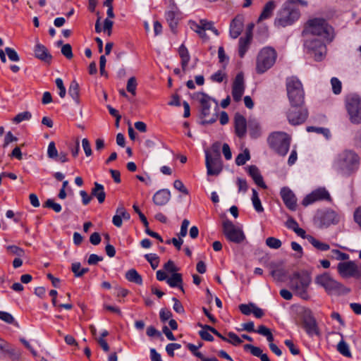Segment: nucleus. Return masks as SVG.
I'll use <instances>...</instances> for the list:
<instances>
[{"label":"nucleus","mask_w":361,"mask_h":361,"mask_svg":"<svg viewBox=\"0 0 361 361\" xmlns=\"http://www.w3.org/2000/svg\"><path fill=\"white\" fill-rule=\"evenodd\" d=\"M170 191L167 189H161L154 194L153 197V202L158 206H163L170 200Z\"/></svg>","instance_id":"nucleus-24"},{"label":"nucleus","mask_w":361,"mask_h":361,"mask_svg":"<svg viewBox=\"0 0 361 361\" xmlns=\"http://www.w3.org/2000/svg\"><path fill=\"white\" fill-rule=\"evenodd\" d=\"M302 325L307 334L310 336L319 334V329L315 318L310 309H303L301 312Z\"/></svg>","instance_id":"nucleus-12"},{"label":"nucleus","mask_w":361,"mask_h":361,"mask_svg":"<svg viewBox=\"0 0 361 361\" xmlns=\"http://www.w3.org/2000/svg\"><path fill=\"white\" fill-rule=\"evenodd\" d=\"M250 159V152L247 149H245L243 153H240L235 158V164L238 166L244 165L248 160Z\"/></svg>","instance_id":"nucleus-41"},{"label":"nucleus","mask_w":361,"mask_h":361,"mask_svg":"<svg viewBox=\"0 0 361 361\" xmlns=\"http://www.w3.org/2000/svg\"><path fill=\"white\" fill-rule=\"evenodd\" d=\"M166 283L169 286L172 288H178L182 292H185L183 286V278L182 274L179 273H173L171 276L167 279Z\"/></svg>","instance_id":"nucleus-27"},{"label":"nucleus","mask_w":361,"mask_h":361,"mask_svg":"<svg viewBox=\"0 0 361 361\" xmlns=\"http://www.w3.org/2000/svg\"><path fill=\"white\" fill-rule=\"evenodd\" d=\"M137 81L135 77H131L128 79L126 85V90L133 95L136 94Z\"/></svg>","instance_id":"nucleus-45"},{"label":"nucleus","mask_w":361,"mask_h":361,"mask_svg":"<svg viewBox=\"0 0 361 361\" xmlns=\"http://www.w3.org/2000/svg\"><path fill=\"white\" fill-rule=\"evenodd\" d=\"M220 148H221V143L219 142H214L212 145L210 149L205 150V157L208 156V157H211L221 158Z\"/></svg>","instance_id":"nucleus-35"},{"label":"nucleus","mask_w":361,"mask_h":361,"mask_svg":"<svg viewBox=\"0 0 361 361\" xmlns=\"http://www.w3.org/2000/svg\"><path fill=\"white\" fill-rule=\"evenodd\" d=\"M82 146L85 151V155L90 157L92 154V151L89 140L87 138H83L82 140Z\"/></svg>","instance_id":"nucleus-61"},{"label":"nucleus","mask_w":361,"mask_h":361,"mask_svg":"<svg viewBox=\"0 0 361 361\" xmlns=\"http://www.w3.org/2000/svg\"><path fill=\"white\" fill-rule=\"evenodd\" d=\"M327 257L330 259H335L336 260H347L349 259V255L346 253L342 252L338 250H332L329 254L327 255Z\"/></svg>","instance_id":"nucleus-39"},{"label":"nucleus","mask_w":361,"mask_h":361,"mask_svg":"<svg viewBox=\"0 0 361 361\" xmlns=\"http://www.w3.org/2000/svg\"><path fill=\"white\" fill-rule=\"evenodd\" d=\"M268 143L277 154L285 156L290 147V137L283 132H275L268 137Z\"/></svg>","instance_id":"nucleus-6"},{"label":"nucleus","mask_w":361,"mask_h":361,"mask_svg":"<svg viewBox=\"0 0 361 361\" xmlns=\"http://www.w3.org/2000/svg\"><path fill=\"white\" fill-rule=\"evenodd\" d=\"M32 117V114L29 111H24L17 114L13 119V121L19 123L23 121L29 120Z\"/></svg>","instance_id":"nucleus-52"},{"label":"nucleus","mask_w":361,"mask_h":361,"mask_svg":"<svg viewBox=\"0 0 361 361\" xmlns=\"http://www.w3.org/2000/svg\"><path fill=\"white\" fill-rule=\"evenodd\" d=\"M244 349L245 350H250V353L252 355L258 357H259L263 353L262 349L259 347H257L251 344H245L244 345Z\"/></svg>","instance_id":"nucleus-49"},{"label":"nucleus","mask_w":361,"mask_h":361,"mask_svg":"<svg viewBox=\"0 0 361 361\" xmlns=\"http://www.w3.org/2000/svg\"><path fill=\"white\" fill-rule=\"evenodd\" d=\"M321 227H328L331 224H336L339 221L338 214L333 210H326L319 217Z\"/></svg>","instance_id":"nucleus-19"},{"label":"nucleus","mask_w":361,"mask_h":361,"mask_svg":"<svg viewBox=\"0 0 361 361\" xmlns=\"http://www.w3.org/2000/svg\"><path fill=\"white\" fill-rule=\"evenodd\" d=\"M243 16H237L235 17L230 25V35L232 38H237L243 30Z\"/></svg>","instance_id":"nucleus-21"},{"label":"nucleus","mask_w":361,"mask_h":361,"mask_svg":"<svg viewBox=\"0 0 361 361\" xmlns=\"http://www.w3.org/2000/svg\"><path fill=\"white\" fill-rule=\"evenodd\" d=\"M247 172L257 185L262 188H267V185L263 180V178L256 166H250L247 168Z\"/></svg>","instance_id":"nucleus-25"},{"label":"nucleus","mask_w":361,"mask_h":361,"mask_svg":"<svg viewBox=\"0 0 361 361\" xmlns=\"http://www.w3.org/2000/svg\"><path fill=\"white\" fill-rule=\"evenodd\" d=\"M200 23L202 24V27L205 31L211 30L215 35H219V31L214 27V23L212 21H207V20L202 19L200 20Z\"/></svg>","instance_id":"nucleus-44"},{"label":"nucleus","mask_w":361,"mask_h":361,"mask_svg":"<svg viewBox=\"0 0 361 361\" xmlns=\"http://www.w3.org/2000/svg\"><path fill=\"white\" fill-rule=\"evenodd\" d=\"M91 196L92 197H95L99 203H103L106 197L104 186L102 184L95 182L94 183V188H92L91 190Z\"/></svg>","instance_id":"nucleus-26"},{"label":"nucleus","mask_w":361,"mask_h":361,"mask_svg":"<svg viewBox=\"0 0 361 361\" xmlns=\"http://www.w3.org/2000/svg\"><path fill=\"white\" fill-rule=\"evenodd\" d=\"M56 85L59 90V94L61 98H63L66 96V90L63 85V80L61 78L56 79Z\"/></svg>","instance_id":"nucleus-60"},{"label":"nucleus","mask_w":361,"mask_h":361,"mask_svg":"<svg viewBox=\"0 0 361 361\" xmlns=\"http://www.w3.org/2000/svg\"><path fill=\"white\" fill-rule=\"evenodd\" d=\"M235 132L238 137L242 138L246 134L247 122L245 118L236 113L234 116Z\"/></svg>","instance_id":"nucleus-20"},{"label":"nucleus","mask_w":361,"mask_h":361,"mask_svg":"<svg viewBox=\"0 0 361 361\" xmlns=\"http://www.w3.org/2000/svg\"><path fill=\"white\" fill-rule=\"evenodd\" d=\"M3 353H6L13 361H18L20 359V351L14 348L10 347L8 343V345H5Z\"/></svg>","instance_id":"nucleus-37"},{"label":"nucleus","mask_w":361,"mask_h":361,"mask_svg":"<svg viewBox=\"0 0 361 361\" xmlns=\"http://www.w3.org/2000/svg\"><path fill=\"white\" fill-rule=\"evenodd\" d=\"M172 300L174 302L173 307L174 311L179 314H183L185 312V310L181 302L176 298H173Z\"/></svg>","instance_id":"nucleus-63"},{"label":"nucleus","mask_w":361,"mask_h":361,"mask_svg":"<svg viewBox=\"0 0 361 361\" xmlns=\"http://www.w3.org/2000/svg\"><path fill=\"white\" fill-rule=\"evenodd\" d=\"M166 18L171 30L175 32L178 25V18L176 16V13L173 11H168L166 14Z\"/></svg>","instance_id":"nucleus-36"},{"label":"nucleus","mask_w":361,"mask_h":361,"mask_svg":"<svg viewBox=\"0 0 361 361\" xmlns=\"http://www.w3.org/2000/svg\"><path fill=\"white\" fill-rule=\"evenodd\" d=\"M248 130L250 135L253 138H257L260 135V127L259 123L255 120H249Z\"/></svg>","instance_id":"nucleus-33"},{"label":"nucleus","mask_w":361,"mask_h":361,"mask_svg":"<svg viewBox=\"0 0 361 361\" xmlns=\"http://www.w3.org/2000/svg\"><path fill=\"white\" fill-rule=\"evenodd\" d=\"M286 271L281 268H279V269H273L271 271V276L279 281H282L283 277L286 276Z\"/></svg>","instance_id":"nucleus-47"},{"label":"nucleus","mask_w":361,"mask_h":361,"mask_svg":"<svg viewBox=\"0 0 361 361\" xmlns=\"http://www.w3.org/2000/svg\"><path fill=\"white\" fill-rule=\"evenodd\" d=\"M44 207L52 209L55 212L59 213L61 211L62 207L60 204L55 202L51 199H48L44 204Z\"/></svg>","instance_id":"nucleus-51"},{"label":"nucleus","mask_w":361,"mask_h":361,"mask_svg":"<svg viewBox=\"0 0 361 361\" xmlns=\"http://www.w3.org/2000/svg\"><path fill=\"white\" fill-rule=\"evenodd\" d=\"M356 264L353 261L340 262L338 264V271L342 276H353Z\"/></svg>","instance_id":"nucleus-23"},{"label":"nucleus","mask_w":361,"mask_h":361,"mask_svg":"<svg viewBox=\"0 0 361 361\" xmlns=\"http://www.w3.org/2000/svg\"><path fill=\"white\" fill-rule=\"evenodd\" d=\"M34 52L35 57L44 62L49 63L52 59V56L48 49L40 43L36 44Z\"/></svg>","instance_id":"nucleus-22"},{"label":"nucleus","mask_w":361,"mask_h":361,"mask_svg":"<svg viewBox=\"0 0 361 361\" xmlns=\"http://www.w3.org/2000/svg\"><path fill=\"white\" fill-rule=\"evenodd\" d=\"M178 54L180 58L181 59V66L182 69L184 72L186 71L188 64L190 59V56L188 49L185 47L184 44L180 45L178 49Z\"/></svg>","instance_id":"nucleus-29"},{"label":"nucleus","mask_w":361,"mask_h":361,"mask_svg":"<svg viewBox=\"0 0 361 361\" xmlns=\"http://www.w3.org/2000/svg\"><path fill=\"white\" fill-rule=\"evenodd\" d=\"M345 106L353 123H361V98L357 95H350L346 97Z\"/></svg>","instance_id":"nucleus-9"},{"label":"nucleus","mask_w":361,"mask_h":361,"mask_svg":"<svg viewBox=\"0 0 361 361\" xmlns=\"http://www.w3.org/2000/svg\"><path fill=\"white\" fill-rule=\"evenodd\" d=\"M276 8V3L274 1H268L264 6L262 11L258 18V22L269 18Z\"/></svg>","instance_id":"nucleus-28"},{"label":"nucleus","mask_w":361,"mask_h":361,"mask_svg":"<svg viewBox=\"0 0 361 361\" xmlns=\"http://www.w3.org/2000/svg\"><path fill=\"white\" fill-rule=\"evenodd\" d=\"M228 336L229 338H228L227 342L229 343H231L234 345H238L243 343V340L235 333L228 332Z\"/></svg>","instance_id":"nucleus-55"},{"label":"nucleus","mask_w":361,"mask_h":361,"mask_svg":"<svg viewBox=\"0 0 361 361\" xmlns=\"http://www.w3.org/2000/svg\"><path fill=\"white\" fill-rule=\"evenodd\" d=\"M290 288L304 300H308L307 288L312 281L310 274L305 271L294 272L289 278Z\"/></svg>","instance_id":"nucleus-4"},{"label":"nucleus","mask_w":361,"mask_h":361,"mask_svg":"<svg viewBox=\"0 0 361 361\" xmlns=\"http://www.w3.org/2000/svg\"><path fill=\"white\" fill-rule=\"evenodd\" d=\"M300 4L303 6L307 5V2L303 0H288L280 11L279 17L275 20L276 26L286 27L293 24L300 17V11L296 4Z\"/></svg>","instance_id":"nucleus-2"},{"label":"nucleus","mask_w":361,"mask_h":361,"mask_svg":"<svg viewBox=\"0 0 361 361\" xmlns=\"http://www.w3.org/2000/svg\"><path fill=\"white\" fill-rule=\"evenodd\" d=\"M223 233L229 241L234 243H241L245 239L243 230L236 227L230 220L223 222Z\"/></svg>","instance_id":"nucleus-10"},{"label":"nucleus","mask_w":361,"mask_h":361,"mask_svg":"<svg viewBox=\"0 0 361 361\" xmlns=\"http://www.w3.org/2000/svg\"><path fill=\"white\" fill-rule=\"evenodd\" d=\"M252 201L253 206L257 212H262L264 211V208L262 206L261 201L258 196V193L255 189H252Z\"/></svg>","instance_id":"nucleus-42"},{"label":"nucleus","mask_w":361,"mask_h":361,"mask_svg":"<svg viewBox=\"0 0 361 361\" xmlns=\"http://www.w3.org/2000/svg\"><path fill=\"white\" fill-rule=\"evenodd\" d=\"M205 165L208 176H218L223 170V161L221 158L206 156Z\"/></svg>","instance_id":"nucleus-16"},{"label":"nucleus","mask_w":361,"mask_h":361,"mask_svg":"<svg viewBox=\"0 0 361 361\" xmlns=\"http://www.w3.org/2000/svg\"><path fill=\"white\" fill-rule=\"evenodd\" d=\"M252 39L251 34L247 33V36L245 37H240L239 39V49L238 54L240 57L243 58L247 51L249 44Z\"/></svg>","instance_id":"nucleus-30"},{"label":"nucleus","mask_w":361,"mask_h":361,"mask_svg":"<svg viewBox=\"0 0 361 361\" xmlns=\"http://www.w3.org/2000/svg\"><path fill=\"white\" fill-rule=\"evenodd\" d=\"M245 86L243 75L242 73H238L235 78L232 88V96L236 102L241 100V97L244 93Z\"/></svg>","instance_id":"nucleus-17"},{"label":"nucleus","mask_w":361,"mask_h":361,"mask_svg":"<svg viewBox=\"0 0 361 361\" xmlns=\"http://www.w3.org/2000/svg\"><path fill=\"white\" fill-rule=\"evenodd\" d=\"M181 345L178 343H169L166 347V350L168 355L171 357L174 356V350L180 348Z\"/></svg>","instance_id":"nucleus-62"},{"label":"nucleus","mask_w":361,"mask_h":361,"mask_svg":"<svg viewBox=\"0 0 361 361\" xmlns=\"http://www.w3.org/2000/svg\"><path fill=\"white\" fill-rule=\"evenodd\" d=\"M331 201L329 193L325 188H318L307 195L302 200V205L307 206L319 200Z\"/></svg>","instance_id":"nucleus-15"},{"label":"nucleus","mask_w":361,"mask_h":361,"mask_svg":"<svg viewBox=\"0 0 361 361\" xmlns=\"http://www.w3.org/2000/svg\"><path fill=\"white\" fill-rule=\"evenodd\" d=\"M71 271L73 272L75 277H82L88 271V268H81L80 262H74L71 265Z\"/></svg>","instance_id":"nucleus-38"},{"label":"nucleus","mask_w":361,"mask_h":361,"mask_svg":"<svg viewBox=\"0 0 361 361\" xmlns=\"http://www.w3.org/2000/svg\"><path fill=\"white\" fill-rule=\"evenodd\" d=\"M281 241L274 237H269L266 239V245L272 249H279L281 246Z\"/></svg>","instance_id":"nucleus-46"},{"label":"nucleus","mask_w":361,"mask_h":361,"mask_svg":"<svg viewBox=\"0 0 361 361\" xmlns=\"http://www.w3.org/2000/svg\"><path fill=\"white\" fill-rule=\"evenodd\" d=\"M197 99L200 103V118L202 119L201 124L214 123L218 118L219 106L217 101L204 92H198Z\"/></svg>","instance_id":"nucleus-1"},{"label":"nucleus","mask_w":361,"mask_h":361,"mask_svg":"<svg viewBox=\"0 0 361 361\" xmlns=\"http://www.w3.org/2000/svg\"><path fill=\"white\" fill-rule=\"evenodd\" d=\"M68 94L77 104H79V85L75 80H73L70 84L68 88Z\"/></svg>","instance_id":"nucleus-31"},{"label":"nucleus","mask_w":361,"mask_h":361,"mask_svg":"<svg viewBox=\"0 0 361 361\" xmlns=\"http://www.w3.org/2000/svg\"><path fill=\"white\" fill-rule=\"evenodd\" d=\"M308 32L312 37H320L331 42L335 37L334 27L324 18H314L308 22Z\"/></svg>","instance_id":"nucleus-3"},{"label":"nucleus","mask_w":361,"mask_h":361,"mask_svg":"<svg viewBox=\"0 0 361 361\" xmlns=\"http://www.w3.org/2000/svg\"><path fill=\"white\" fill-rule=\"evenodd\" d=\"M281 196L286 206L290 210L296 209L297 199L295 194L288 188H283L281 190Z\"/></svg>","instance_id":"nucleus-18"},{"label":"nucleus","mask_w":361,"mask_h":361,"mask_svg":"<svg viewBox=\"0 0 361 361\" xmlns=\"http://www.w3.org/2000/svg\"><path fill=\"white\" fill-rule=\"evenodd\" d=\"M173 187L178 191L183 192L185 195H188V190L184 186L183 182L180 180H176L173 182Z\"/></svg>","instance_id":"nucleus-59"},{"label":"nucleus","mask_w":361,"mask_h":361,"mask_svg":"<svg viewBox=\"0 0 361 361\" xmlns=\"http://www.w3.org/2000/svg\"><path fill=\"white\" fill-rule=\"evenodd\" d=\"M276 52L271 47H265L259 53L257 59L256 70L258 73H263L275 63Z\"/></svg>","instance_id":"nucleus-7"},{"label":"nucleus","mask_w":361,"mask_h":361,"mask_svg":"<svg viewBox=\"0 0 361 361\" xmlns=\"http://www.w3.org/2000/svg\"><path fill=\"white\" fill-rule=\"evenodd\" d=\"M0 319L7 324H14L16 326H18V324L15 322L14 317L8 312L0 311Z\"/></svg>","instance_id":"nucleus-48"},{"label":"nucleus","mask_w":361,"mask_h":361,"mask_svg":"<svg viewBox=\"0 0 361 361\" xmlns=\"http://www.w3.org/2000/svg\"><path fill=\"white\" fill-rule=\"evenodd\" d=\"M59 153L56 148L55 143L54 142H51L48 145L47 149V156L49 159H56L58 157Z\"/></svg>","instance_id":"nucleus-50"},{"label":"nucleus","mask_w":361,"mask_h":361,"mask_svg":"<svg viewBox=\"0 0 361 361\" xmlns=\"http://www.w3.org/2000/svg\"><path fill=\"white\" fill-rule=\"evenodd\" d=\"M18 140V138L15 137L11 131L8 132L4 137V142L3 145V147H6L11 142H16Z\"/></svg>","instance_id":"nucleus-64"},{"label":"nucleus","mask_w":361,"mask_h":361,"mask_svg":"<svg viewBox=\"0 0 361 361\" xmlns=\"http://www.w3.org/2000/svg\"><path fill=\"white\" fill-rule=\"evenodd\" d=\"M315 282L324 287L330 294H340L343 289V286L333 279L328 273L317 276Z\"/></svg>","instance_id":"nucleus-11"},{"label":"nucleus","mask_w":361,"mask_h":361,"mask_svg":"<svg viewBox=\"0 0 361 361\" xmlns=\"http://www.w3.org/2000/svg\"><path fill=\"white\" fill-rule=\"evenodd\" d=\"M338 161L341 169L350 171L358 164L359 157L354 152L345 150L339 154Z\"/></svg>","instance_id":"nucleus-13"},{"label":"nucleus","mask_w":361,"mask_h":361,"mask_svg":"<svg viewBox=\"0 0 361 361\" xmlns=\"http://www.w3.org/2000/svg\"><path fill=\"white\" fill-rule=\"evenodd\" d=\"M308 116L307 109L300 106H293L289 109L288 113V119L290 124L296 126L304 123Z\"/></svg>","instance_id":"nucleus-14"},{"label":"nucleus","mask_w":361,"mask_h":361,"mask_svg":"<svg viewBox=\"0 0 361 361\" xmlns=\"http://www.w3.org/2000/svg\"><path fill=\"white\" fill-rule=\"evenodd\" d=\"M61 52L67 59H71L73 57L72 47L70 44H63L61 47Z\"/></svg>","instance_id":"nucleus-53"},{"label":"nucleus","mask_w":361,"mask_h":361,"mask_svg":"<svg viewBox=\"0 0 361 361\" xmlns=\"http://www.w3.org/2000/svg\"><path fill=\"white\" fill-rule=\"evenodd\" d=\"M6 250L11 254L17 255L18 257H23L25 255V251L16 245H8L6 247Z\"/></svg>","instance_id":"nucleus-56"},{"label":"nucleus","mask_w":361,"mask_h":361,"mask_svg":"<svg viewBox=\"0 0 361 361\" xmlns=\"http://www.w3.org/2000/svg\"><path fill=\"white\" fill-rule=\"evenodd\" d=\"M337 350L343 356L346 357H351L352 354L349 349L348 345L341 340L337 345Z\"/></svg>","instance_id":"nucleus-40"},{"label":"nucleus","mask_w":361,"mask_h":361,"mask_svg":"<svg viewBox=\"0 0 361 361\" xmlns=\"http://www.w3.org/2000/svg\"><path fill=\"white\" fill-rule=\"evenodd\" d=\"M286 90L288 99L293 106H302L305 102V92L302 85L296 77L286 80Z\"/></svg>","instance_id":"nucleus-5"},{"label":"nucleus","mask_w":361,"mask_h":361,"mask_svg":"<svg viewBox=\"0 0 361 361\" xmlns=\"http://www.w3.org/2000/svg\"><path fill=\"white\" fill-rule=\"evenodd\" d=\"M172 317V313L170 310L166 308H162L159 312L160 320L162 322H166Z\"/></svg>","instance_id":"nucleus-58"},{"label":"nucleus","mask_w":361,"mask_h":361,"mask_svg":"<svg viewBox=\"0 0 361 361\" xmlns=\"http://www.w3.org/2000/svg\"><path fill=\"white\" fill-rule=\"evenodd\" d=\"M307 240L317 250L320 251H326L330 249L329 244L322 243L312 235H308Z\"/></svg>","instance_id":"nucleus-34"},{"label":"nucleus","mask_w":361,"mask_h":361,"mask_svg":"<svg viewBox=\"0 0 361 361\" xmlns=\"http://www.w3.org/2000/svg\"><path fill=\"white\" fill-rule=\"evenodd\" d=\"M332 90L335 94H338L341 92L342 84L337 78H332L331 80Z\"/></svg>","instance_id":"nucleus-54"},{"label":"nucleus","mask_w":361,"mask_h":361,"mask_svg":"<svg viewBox=\"0 0 361 361\" xmlns=\"http://www.w3.org/2000/svg\"><path fill=\"white\" fill-rule=\"evenodd\" d=\"M307 53L310 54L316 61H322L326 54V47L325 43L317 37L310 36L304 44Z\"/></svg>","instance_id":"nucleus-8"},{"label":"nucleus","mask_w":361,"mask_h":361,"mask_svg":"<svg viewBox=\"0 0 361 361\" xmlns=\"http://www.w3.org/2000/svg\"><path fill=\"white\" fill-rule=\"evenodd\" d=\"M126 278L130 282H133L138 285H141L142 283V276L134 269H131L126 273Z\"/></svg>","instance_id":"nucleus-32"},{"label":"nucleus","mask_w":361,"mask_h":361,"mask_svg":"<svg viewBox=\"0 0 361 361\" xmlns=\"http://www.w3.org/2000/svg\"><path fill=\"white\" fill-rule=\"evenodd\" d=\"M145 258L150 264L152 269H156L159 263V258L156 254H146Z\"/></svg>","instance_id":"nucleus-43"},{"label":"nucleus","mask_w":361,"mask_h":361,"mask_svg":"<svg viewBox=\"0 0 361 361\" xmlns=\"http://www.w3.org/2000/svg\"><path fill=\"white\" fill-rule=\"evenodd\" d=\"M5 52L11 61H20V57H19L18 53L13 49L10 48V47H6L5 49Z\"/></svg>","instance_id":"nucleus-57"}]
</instances>
